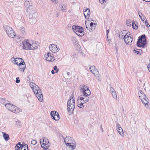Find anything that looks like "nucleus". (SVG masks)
Masks as SVG:
<instances>
[{"mask_svg": "<svg viewBox=\"0 0 150 150\" xmlns=\"http://www.w3.org/2000/svg\"><path fill=\"white\" fill-rule=\"evenodd\" d=\"M30 86L33 90L35 94L39 100L42 102L43 100V96L41 90L39 87L33 83H30Z\"/></svg>", "mask_w": 150, "mask_h": 150, "instance_id": "nucleus-1", "label": "nucleus"}, {"mask_svg": "<svg viewBox=\"0 0 150 150\" xmlns=\"http://www.w3.org/2000/svg\"><path fill=\"white\" fill-rule=\"evenodd\" d=\"M37 16L38 13L35 9H31L27 16L28 21L30 23H35L36 22Z\"/></svg>", "mask_w": 150, "mask_h": 150, "instance_id": "nucleus-2", "label": "nucleus"}, {"mask_svg": "<svg viewBox=\"0 0 150 150\" xmlns=\"http://www.w3.org/2000/svg\"><path fill=\"white\" fill-rule=\"evenodd\" d=\"M73 31L79 36L82 37L84 35V29L82 27L74 25L72 26Z\"/></svg>", "mask_w": 150, "mask_h": 150, "instance_id": "nucleus-3", "label": "nucleus"}, {"mask_svg": "<svg viewBox=\"0 0 150 150\" xmlns=\"http://www.w3.org/2000/svg\"><path fill=\"white\" fill-rule=\"evenodd\" d=\"M146 37L144 34L140 36L137 43V46L139 47L144 48L146 43Z\"/></svg>", "mask_w": 150, "mask_h": 150, "instance_id": "nucleus-4", "label": "nucleus"}, {"mask_svg": "<svg viewBox=\"0 0 150 150\" xmlns=\"http://www.w3.org/2000/svg\"><path fill=\"white\" fill-rule=\"evenodd\" d=\"M5 105L7 109L15 113H18L21 111V109H18L16 106L10 103H6Z\"/></svg>", "mask_w": 150, "mask_h": 150, "instance_id": "nucleus-5", "label": "nucleus"}, {"mask_svg": "<svg viewBox=\"0 0 150 150\" xmlns=\"http://www.w3.org/2000/svg\"><path fill=\"white\" fill-rule=\"evenodd\" d=\"M4 28L9 37L14 38L15 37V33L12 28L8 25H6L4 26Z\"/></svg>", "mask_w": 150, "mask_h": 150, "instance_id": "nucleus-6", "label": "nucleus"}, {"mask_svg": "<svg viewBox=\"0 0 150 150\" xmlns=\"http://www.w3.org/2000/svg\"><path fill=\"white\" fill-rule=\"evenodd\" d=\"M80 88L81 92L83 93V95L88 96L90 95V91L89 90L87 86L85 85H81Z\"/></svg>", "mask_w": 150, "mask_h": 150, "instance_id": "nucleus-7", "label": "nucleus"}, {"mask_svg": "<svg viewBox=\"0 0 150 150\" xmlns=\"http://www.w3.org/2000/svg\"><path fill=\"white\" fill-rule=\"evenodd\" d=\"M40 143H42V145L45 146V147H44L45 150L47 149L50 145L48 139L46 137H43L42 139H40Z\"/></svg>", "mask_w": 150, "mask_h": 150, "instance_id": "nucleus-8", "label": "nucleus"}, {"mask_svg": "<svg viewBox=\"0 0 150 150\" xmlns=\"http://www.w3.org/2000/svg\"><path fill=\"white\" fill-rule=\"evenodd\" d=\"M31 41L29 40H25L23 42V47L24 49L26 50H30Z\"/></svg>", "mask_w": 150, "mask_h": 150, "instance_id": "nucleus-9", "label": "nucleus"}, {"mask_svg": "<svg viewBox=\"0 0 150 150\" xmlns=\"http://www.w3.org/2000/svg\"><path fill=\"white\" fill-rule=\"evenodd\" d=\"M45 57L46 58V60L48 61L53 62L55 60L53 54L51 53H47V54L45 55Z\"/></svg>", "mask_w": 150, "mask_h": 150, "instance_id": "nucleus-10", "label": "nucleus"}, {"mask_svg": "<svg viewBox=\"0 0 150 150\" xmlns=\"http://www.w3.org/2000/svg\"><path fill=\"white\" fill-rule=\"evenodd\" d=\"M52 118L55 120H58L60 118L59 113L57 112L52 111L50 113Z\"/></svg>", "mask_w": 150, "mask_h": 150, "instance_id": "nucleus-11", "label": "nucleus"}, {"mask_svg": "<svg viewBox=\"0 0 150 150\" xmlns=\"http://www.w3.org/2000/svg\"><path fill=\"white\" fill-rule=\"evenodd\" d=\"M128 33L125 35L123 38L125 42V43L127 44H131L133 40V38L132 37L130 36H129L127 35Z\"/></svg>", "mask_w": 150, "mask_h": 150, "instance_id": "nucleus-12", "label": "nucleus"}, {"mask_svg": "<svg viewBox=\"0 0 150 150\" xmlns=\"http://www.w3.org/2000/svg\"><path fill=\"white\" fill-rule=\"evenodd\" d=\"M50 50L52 52L56 53L59 51V49L57 47L56 45L52 44L50 45L49 46Z\"/></svg>", "mask_w": 150, "mask_h": 150, "instance_id": "nucleus-13", "label": "nucleus"}, {"mask_svg": "<svg viewBox=\"0 0 150 150\" xmlns=\"http://www.w3.org/2000/svg\"><path fill=\"white\" fill-rule=\"evenodd\" d=\"M19 64L18 66L19 70L22 72H24L26 68V65L23 59L21 60V62Z\"/></svg>", "mask_w": 150, "mask_h": 150, "instance_id": "nucleus-14", "label": "nucleus"}, {"mask_svg": "<svg viewBox=\"0 0 150 150\" xmlns=\"http://www.w3.org/2000/svg\"><path fill=\"white\" fill-rule=\"evenodd\" d=\"M83 14L86 19H88L90 14V10L89 8L84 7L83 9Z\"/></svg>", "mask_w": 150, "mask_h": 150, "instance_id": "nucleus-15", "label": "nucleus"}, {"mask_svg": "<svg viewBox=\"0 0 150 150\" xmlns=\"http://www.w3.org/2000/svg\"><path fill=\"white\" fill-rule=\"evenodd\" d=\"M89 20H88V21H85V24L86 25V28L88 30H89L90 31H91L92 30V28H94L93 27V25H94V23L93 22H91L90 23V27H89V25H88Z\"/></svg>", "mask_w": 150, "mask_h": 150, "instance_id": "nucleus-16", "label": "nucleus"}, {"mask_svg": "<svg viewBox=\"0 0 150 150\" xmlns=\"http://www.w3.org/2000/svg\"><path fill=\"white\" fill-rule=\"evenodd\" d=\"M75 105L73 104H67V110L68 112H69L70 114H72L75 108Z\"/></svg>", "mask_w": 150, "mask_h": 150, "instance_id": "nucleus-17", "label": "nucleus"}, {"mask_svg": "<svg viewBox=\"0 0 150 150\" xmlns=\"http://www.w3.org/2000/svg\"><path fill=\"white\" fill-rule=\"evenodd\" d=\"M64 142L65 143L66 142H68L73 144H74L75 142L74 139L70 137H66L65 138Z\"/></svg>", "mask_w": 150, "mask_h": 150, "instance_id": "nucleus-18", "label": "nucleus"}, {"mask_svg": "<svg viewBox=\"0 0 150 150\" xmlns=\"http://www.w3.org/2000/svg\"><path fill=\"white\" fill-rule=\"evenodd\" d=\"M138 95L142 102V100H144L146 99V98H148L144 93L141 90L139 91Z\"/></svg>", "mask_w": 150, "mask_h": 150, "instance_id": "nucleus-19", "label": "nucleus"}, {"mask_svg": "<svg viewBox=\"0 0 150 150\" xmlns=\"http://www.w3.org/2000/svg\"><path fill=\"white\" fill-rule=\"evenodd\" d=\"M79 99L81 100H83V102L86 103L88 102L89 100V98L88 96L81 95L79 97Z\"/></svg>", "mask_w": 150, "mask_h": 150, "instance_id": "nucleus-20", "label": "nucleus"}, {"mask_svg": "<svg viewBox=\"0 0 150 150\" xmlns=\"http://www.w3.org/2000/svg\"><path fill=\"white\" fill-rule=\"evenodd\" d=\"M89 69L94 74L99 73V71L96 68L95 66H92L89 68Z\"/></svg>", "mask_w": 150, "mask_h": 150, "instance_id": "nucleus-21", "label": "nucleus"}, {"mask_svg": "<svg viewBox=\"0 0 150 150\" xmlns=\"http://www.w3.org/2000/svg\"><path fill=\"white\" fill-rule=\"evenodd\" d=\"M31 47L30 50H33L36 49L38 48V47L37 44L35 42H33L31 41Z\"/></svg>", "mask_w": 150, "mask_h": 150, "instance_id": "nucleus-22", "label": "nucleus"}, {"mask_svg": "<svg viewBox=\"0 0 150 150\" xmlns=\"http://www.w3.org/2000/svg\"><path fill=\"white\" fill-rule=\"evenodd\" d=\"M24 4L25 6L27 7H29L32 5V3L30 0L25 1Z\"/></svg>", "mask_w": 150, "mask_h": 150, "instance_id": "nucleus-23", "label": "nucleus"}, {"mask_svg": "<svg viewBox=\"0 0 150 150\" xmlns=\"http://www.w3.org/2000/svg\"><path fill=\"white\" fill-rule=\"evenodd\" d=\"M2 133L5 140L6 141H8L10 139L9 135L5 132H2Z\"/></svg>", "mask_w": 150, "mask_h": 150, "instance_id": "nucleus-24", "label": "nucleus"}, {"mask_svg": "<svg viewBox=\"0 0 150 150\" xmlns=\"http://www.w3.org/2000/svg\"><path fill=\"white\" fill-rule=\"evenodd\" d=\"M146 99L144 100H142V103H143L145 105L146 107L147 108L149 107V105L148 104V98H146Z\"/></svg>", "mask_w": 150, "mask_h": 150, "instance_id": "nucleus-25", "label": "nucleus"}, {"mask_svg": "<svg viewBox=\"0 0 150 150\" xmlns=\"http://www.w3.org/2000/svg\"><path fill=\"white\" fill-rule=\"evenodd\" d=\"M117 131L118 132L119 134L122 137H124V134L123 132V130L122 128H120L117 129Z\"/></svg>", "mask_w": 150, "mask_h": 150, "instance_id": "nucleus-26", "label": "nucleus"}, {"mask_svg": "<svg viewBox=\"0 0 150 150\" xmlns=\"http://www.w3.org/2000/svg\"><path fill=\"white\" fill-rule=\"evenodd\" d=\"M22 60V59L21 58H14V57H12L11 59V61L14 64L15 63V62L16 61H17L18 60Z\"/></svg>", "mask_w": 150, "mask_h": 150, "instance_id": "nucleus-27", "label": "nucleus"}, {"mask_svg": "<svg viewBox=\"0 0 150 150\" xmlns=\"http://www.w3.org/2000/svg\"><path fill=\"white\" fill-rule=\"evenodd\" d=\"M95 76H96V79H97L99 81H100L101 80V76L100 74H99V73H98V74H94Z\"/></svg>", "mask_w": 150, "mask_h": 150, "instance_id": "nucleus-28", "label": "nucleus"}, {"mask_svg": "<svg viewBox=\"0 0 150 150\" xmlns=\"http://www.w3.org/2000/svg\"><path fill=\"white\" fill-rule=\"evenodd\" d=\"M73 104L74 105H75V100H69L67 102V104Z\"/></svg>", "mask_w": 150, "mask_h": 150, "instance_id": "nucleus-29", "label": "nucleus"}, {"mask_svg": "<svg viewBox=\"0 0 150 150\" xmlns=\"http://www.w3.org/2000/svg\"><path fill=\"white\" fill-rule=\"evenodd\" d=\"M111 94L113 98L116 99L117 98V95L115 91L111 93Z\"/></svg>", "mask_w": 150, "mask_h": 150, "instance_id": "nucleus-30", "label": "nucleus"}, {"mask_svg": "<svg viewBox=\"0 0 150 150\" xmlns=\"http://www.w3.org/2000/svg\"><path fill=\"white\" fill-rule=\"evenodd\" d=\"M132 27L133 29H137V27L136 24H135V22L133 21L132 23Z\"/></svg>", "mask_w": 150, "mask_h": 150, "instance_id": "nucleus-31", "label": "nucleus"}, {"mask_svg": "<svg viewBox=\"0 0 150 150\" xmlns=\"http://www.w3.org/2000/svg\"><path fill=\"white\" fill-rule=\"evenodd\" d=\"M5 101L6 100L4 98L0 99V102L2 104H4L5 105L6 104Z\"/></svg>", "mask_w": 150, "mask_h": 150, "instance_id": "nucleus-32", "label": "nucleus"}, {"mask_svg": "<svg viewBox=\"0 0 150 150\" xmlns=\"http://www.w3.org/2000/svg\"><path fill=\"white\" fill-rule=\"evenodd\" d=\"M21 148V149H23V147L25 146V148L26 147L27 149L28 150V145L27 144H25V145H24L23 144H22V146H20Z\"/></svg>", "mask_w": 150, "mask_h": 150, "instance_id": "nucleus-33", "label": "nucleus"}, {"mask_svg": "<svg viewBox=\"0 0 150 150\" xmlns=\"http://www.w3.org/2000/svg\"><path fill=\"white\" fill-rule=\"evenodd\" d=\"M147 20H146L145 21V23H146V25L147 27L148 28H149V30L150 31V25L147 22Z\"/></svg>", "mask_w": 150, "mask_h": 150, "instance_id": "nucleus-34", "label": "nucleus"}, {"mask_svg": "<svg viewBox=\"0 0 150 150\" xmlns=\"http://www.w3.org/2000/svg\"><path fill=\"white\" fill-rule=\"evenodd\" d=\"M84 103L83 102V103H81L79 104V105L78 106L81 108H83L84 107V106L83 105Z\"/></svg>", "mask_w": 150, "mask_h": 150, "instance_id": "nucleus-35", "label": "nucleus"}, {"mask_svg": "<svg viewBox=\"0 0 150 150\" xmlns=\"http://www.w3.org/2000/svg\"><path fill=\"white\" fill-rule=\"evenodd\" d=\"M76 144L71 145H70V148L72 150H73L75 149V148L76 147Z\"/></svg>", "mask_w": 150, "mask_h": 150, "instance_id": "nucleus-36", "label": "nucleus"}, {"mask_svg": "<svg viewBox=\"0 0 150 150\" xmlns=\"http://www.w3.org/2000/svg\"><path fill=\"white\" fill-rule=\"evenodd\" d=\"M20 30L22 33H24L25 32V28L24 27H21L20 28Z\"/></svg>", "mask_w": 150, "mask_h": 150, "instance_id": "nucleus-37", "label": "nucleus"}, {"mask_svg": "<svg viewBox=\"0 0 150 150\" xmlns=\"http://www.w3.org/2000/svg\"><path fill=\"white\" fill-rule=\"evenodd\" d=\"M37 141L35 140H32L31 143L32 144L35 145L37 144Z\"/></svg>", "mask_w": 150, "mask_h": 150, "instance_id": "nucleus-38", "label": "nucleus"}, {"mask_svg": "<svg viewBox=\"0 0 150 150\" xmlns=\"http://www.w3.org/2000/svg\"><path fill=\"white\" fill-rule=\"evenodd\" d=\"M15 150H20L21 148L20 146L16 145L15 146Z\"/></svg>", "mask_w": 150, "mask_h": 150, "instance_id": "nucleus-39", "label": "nucleus"}, {"mask_svg": "<svg viewBox=\"0 0 150 150\" xmlns=\"http://www.w3.org/2000/svg\"><path fill=\"white\" fill-rule=\"evenodd\" d=\"M62 11H64L65 10V8L66 7V6L64 5H63L62 6Z\"/></svg>", "mask_w": 150, "mask_h": 150, "instance_id": "nucleus-40", "label": "nucleus"}, {"mask_svg": "<svg viewBox=\"0 0 150 150\" xmlns=\"http://www.w3.org/2000/svg\"><path fill=\"white\" fill-rule=\"evenodd\" d=\"M21 60H18L17 61H16V62H15V64H17V65H19L20 64H19L20 63V62H21Z\"/></svg>", "mask_w": 150, "mask_h": 150, "instance_id": "nucleus-41", "label": "nucleus"}, {"mask_svg": "<svg viewBox=\"0 0 150 150\" xmlns=\"http://www.w3.org/2000/svg\"><path fill=\"white\" fill-rule=\"evenodd\" d=\"M81 100L79 99V97L78 98V99L77 100V105L78 106L79 105V104L81 103V102H80Z\"/></svg>", "mask_w": 150, "mask_h": 150, "instance_id": "nucleus-42", "label": "nucleus"}, {"mask_svg": "<svg viewBox=\"0 0 150 150\" xmlns=\"http://www.w3.org/2000/svg\"><path fill=\"white\" fill-rule=\"evenodd\" d=\"M140 50L141 51V52L140 53V52L138 51H136L134 50V51L135 52V53H137V54H141L142 53V51L141 50Z\"/></svg>", "mask_w": 150, "mask_h": 150, "instance_id": "nucleus-43", "label": "nucleus"}, {"mask_svg": "<svg viewBox=\"0 0 150 150\" xmlns=\"http://www.w3.org/2000/svg\"><path fill=\"white\" fill-rule=\"evenodd\" d=\"M16 125L17 126H20L21 125V123L20 121H18L16 122Z\"/></svg>", "mask_w": 150, "mask_h": 150, "instance_id": "nucleus-44", "label": "nucleus"}, {"mask_svg": "<svg viewBox=\"0 0 150 150\" xmlns=\"http://www.w3.org/2000/svg\"><path fill=\"white\" fill-rule=\"evenodd\" d=\"M16 82L17 83H18L20 82V80L19 79V77H17L16 81Z\"/></svg>", "mask_w": 150, "mask_h": 150, "instance_id": "nucleus-45", "label": "nucleus"}, {"mask_svg": "<svg viewBox=\"0 0 150 150\" xmlns=\"http://www.w3.org/2000/svg\"><path fill=\"white\" fill-rule=\"evenodd\" d=\"M116 126H117V129L120 128H121V127H120V125L118 123H117Z\"/></svg>", "mask_w": 150, "mask_h": 150, "instance_id": "nucleus-46", "label": "nucleus"}, {"mask_svg": "<svg viewBox=\"0 0 150 150\" xmlns=\"http://www.w3.org/2000/svg\"><path fill=\"white\" fill-rule=\"evenodd\" d=\"M66 145L67 146H69V147L70 146V145H71V143H68V142H66V143H65Z\"/></svg>", "mask_w": 150, "mask_h": 150, "instance_id": "nucleus-47", "label": "nucleus"}, {"mask_svg": "<svg viewBox=\"0 0 150 150\" xmlns=\"http://www.w3.org/2000/svg\"><path fill=\"white\" fill-rule=\"evenodd\" d=\"M52 2L55 3L57 4L58 3V1L57 0H51Z\"/></svg>", "mask_w": 150, "mask_h": 150, "instance_id": "nucleus-48", "label": "nucleus"}, {"mask_svg": "<svg viewBox=\"0 0 150 150\" xmlns=\"http://www.w3.org/2000/svg\"><path fill=\"white\" fill-rule=\"evenodd\" d=\"M110 90V91L111 92V93L115 91L114 89L112 87H111Z\"/></svg>", "mask_w": 150, "mask_h": 150, "instance_id": "nucleus-49", "label": "nucleus"}, {"mask_svg": "<svg viewBox=\"0 0 150 150\" xmlns=\"http://www.w3.org/2000/svg\"><path fill=\"white\" fill-rule=\"evenodd\" d=\"M100 3L101 4H102L104 3V2H106L105 0H99Z\"/></svg>", "mask_w": 150, "mask_h": 150, "instance_id": "nucleus-50", "label": "nucleus"}, {"mask_svg": "<svg viewBox=\"0 0 150 150\" xmlns=\"http://www.w3.org/2000/svg\"><path fill=\"white\" fill-rule=\"evenodd\" d=\"M144 18H145V17L144 16H142V17H141V20L142 21L144 22V21L145 19Z\"/></svg>", "mask_w": 150, "mask_h": 150, "instance_id": "nucleus-51", "label": "nucleus"}, {"mask_svg": "<svg viewBox=\"0 0 150 150\" xmlns=\"http://www.w3.org/2000/svg\"><path fill=\"white\" fill-rule=\"evenodd\" d=\"M74 96H72L70 97L69 100H74Z\"/></svg>", "mask_w": 150, "mask_h": 150, "instance_id": "nucleus-52", "label": "nucleus"}, {"mask_svg": "<svg viewBox=\"0 0 150 150\" xmlns=\"http://www.w3.org/2000/svg\"><path fill=\"white\" fill-rule=\"evenodd\" d=\"M148 69L150 72V63L147 66Z\"/></svg>", "mask_w": 150, "mask_h": 150, "instance_id": "nucleus-53", "label": "nucleus"}, {"mask_svg": "<svg viewBox=\"0 0 150 150\" xmlns=\"http://www.w3.org/2000/svg\"><path fill=\"white\" fill-rule=\"evenodd\" d=\"M126 24L128 26H129L131 25V23H130L128 22L127 21L126 22Z\"/></svg>", "mask_w": 150, "mask_h": 150, "instance_id": "nucleus-54", "label": "nucleus"}, {"mask_svg": "<svg viewBox=\"0 0 150 150\" xmlns=\"http://www.w3.org/2000/svg\"><path fill=\"white\" fill-rule=\"evenodd\" d=\"M81 54L83 57H84L85 56V54L81 51L80 53Z\"/></svg>", "mask_w": 150, "mask_h": 150, "instance_id": "nucleus-55", "label": "nucleus"}, {"mask_svg": "<svg viewBox=\"0 0 150 150\" xmlns=\"http://www.w3.org/2000/svg\"><path fill=\"white\" fill-rule=\"evenodd\" d=\"M109 32V30H107L106 31V33L107 35V38H108V34Z\"/></svg>", "mask_w": 150, "mask_h": 150, "instance_id": "nucleus-56", "label": "nucleus"}, {"mask_svg": "<svg viewBox=\"0 0 150 150\" xmlns=\"http://www.w3.org/2000/svg\"><path fill=\"white\" fill-rule=\"evenodd\" d=\"M138 13L139 15V17H140V18H141V17H142V16H143V14H142V13H141V15H142V16H141V15H140V13H139V12Z\"/></svg>", "mask_w": 150, "mask_h": 150, "instance_id": "nucleus-57", "label": "nucleus"}, {"mask_svg": "<svg viewBox=\"0 0 150 150\" xmlns=\"http://www.w3.org/2000/svg\"><path fill=\"white\" fill-rule=\"evenodd\" d=\"M53 69L54 70H56L57 69V67L56 66H54L53 67Z\"/></svg>", "mask_w": 150, "mask_h": 150, "instance_id": "nucleus-58", "label": "nucleus"}, {"mask_svg": "<svg viewBox=\"0 0 150 150\" xmlns=\"http://www.w3.org/2000/svg\"><path fill=\"white\" fill-rule=\"evenodd\" d=\"M51 73L52 74H54L55 73V72L53 70H52L51 71Z\"/></svg>", "mask_w": 150, "mask_h": 150, "instance_id": "nucleus-59", "label": "nucleus"}, {"mask_svg": "<svg viewBox=\"0 0 150 150\" xmlns=\"http://www.w3.org/2000/svg\"><path fill=\"white\" fill-rule=\"evenodd\" d=\"M16 145H18V146H22V144H21V143L20 142H19Z\"/></svg>", "mask_w": 150, "mask_h": 150, "instance_id": "nucleus-60", "label": "nucleus"}, {"mask_svg": "<svg viewBox=\"0 0 150 150\" xmlns=\"http://www.w3.org/2000/svg\"><path fill=\"white\" fill-rule=\"evenodd\" d=\"M59 15V12H58L57 14V17H58Z\"/></svg>", "mask_w": 150, "mask_h": 150, "instance_id": "nucleus-61", "label": "nucleus"}, {"mask_svg": "<svg viewBox=\"0 0 150 150\" xmlns=\"http://www.w3.org/2000/svg\"><path fill=\"white\" fill-rule=\"evenodd\" d=\"M55 73H57L59 71V69H57V70H56Z\"/></svg>", "mask_w": 150, "mask_h": 150, "instance_id": "nucleus-62", "label": "nucleus"}, {"mask_svg": "<svg viewBox=\"0 0 150 150\" xmlns=\"http://www.w3.org/2000/svg\"><path fill=\"white\" fill-rule=\"evenodd\" d=\"M67 74L68 75L70 74V73L69 72H68L67 73Z\"/></svg>", "mask_w": 150, "mask_h": 150, "instance_id": "nucleus-63", "label": "nucleus"}, {"mask_svg": "<svg viewBox=\"0 0 150 150\" xmlns=\"http://www.w3.org/2000/svg\"><path fill=\"white\" fill-rule=\"evenodd\" d=\"M106 10L107 11H109V9L108 8H106Z\"/></svg>", "mask_w": 150, "mask_h": 150, "instance_id": "nucleus-64", "label": "nucleus"}]
</instances>
